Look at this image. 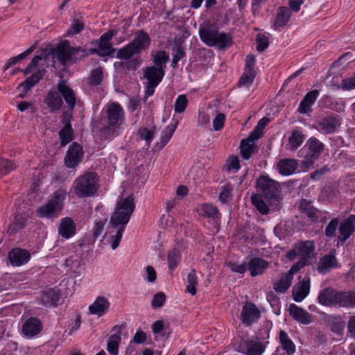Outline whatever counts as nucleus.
Instances as JSON below:
<instances>
[{"label":"nucleus","instance_id":"nucleus-61","mask_svg":"<svg viewBox=\"0 0 355 355\" xmlns=\"http://www.w3.org/2000/svg\"><path fill=\"white\" fill-rule=\"evenodd\" d=\"M103 77V71L101 68L93 70L89 78V83L92 85H98L101 84Z\"/></svg>","mask_w":355,"mask_h":355},{"label":"nucleus","instance_id":"nucleus-40","mask_svg":"<svg viewBox=\"0 0 355 355\" xmlns=\"http://www.w3.org/2000/svg\"><path fill=\"white\" fill-rule=\"evenodd\" d=\"M182 259L180 252L176 249L173 248L168 252L167 260L168 266L170 272H173L174 270L178 266Z\"/></svg>","mask_w":355,"mask_h":355},{"label":"nucleus","instance_id":"nucleus-11","mask_svg":"<svg viewBox=\"0 0 355 355\" xmlns=\"http://www.w3.org/2000/svg\"><path fill=\"white\" fill-rule=\"evenodd\" d=\"M304 148H307L308 153L304 156V162L306 164H311L319 158L324 145L318 139L311 137L306 141Z\"/></svg>","mask_w":355,"mask_h":355},{"label":"nucleus","instance_id":"nucleus-4","mask_svg":"<svg viewBox=\"0 0 355 355\" xmlns=\"http://www.w3.org/2000/svg\"><path fill=\"white\" fill-rule=\"evenodd\" d=\"M151 41V37L146 31L138 30L133 40L117 51L116 57L120 59H128L134 55H139L150 48Z\"/></svg>","mask_w":355,"mask_h":355},{"label":"nucleus","instance_id":"nucleus-25","mask_svg":"<svg viewBox=\"0 0 355 355\" xmlns=\"http://www.w3.org/2000/svg\"><path fill=\"white\" fill-rule=\"evenodd\" d=\"M165 73L166 71L164 69L157 68V67L148 66L144 70V78L147 82L160 84Z\"/></svg>","mask_w":355,"mask_h":355},{"label":"nucleus","instance_id":"nucleus-48","mask_svg":"<svg viewBox=\"0 0 355 355\" xmlns=\"http://www.w3.org/2000/svg\"><path fill=\"white\" fill-rule=\"evenodd\" d=\"M263 198L259 195L253 196L252 197V202L261 214L266 215L269 213V208L263 201Z\"/></svg>","mask_w":355,"mask_h":355},{"label":"nucleus","instance_id":"nucleus-26","mask_svg":"<svg viewBox=\"0 0 355 355\" xmlns=\"http://www.w3.org/2000/svg\"><path fill=\"white\" fill-rule=\"evenodd\" d=\"M109 307L110 302L107 298L98 297L89 306V313L101 317L108 311Z\"/></svg>","mask_w":355,"mask_h":355},{"label":"nucleus","instance_id":"nucleus-44","mask_svg":"<svg viewBox=\"0 0 355 355\" xmlns=\"http://www.w3.org/2000/svg\"><path fill=\"white\" fill-rule=\"evenodd\" d=\"M272 326V323L270 321H267L266 324L259 329L258 333L253 338L257 339L259 342H269L268 340L270 338V332Z\"/></svg>","mask_w":355,"mask_h":355},{"label":"nucleus","instance_id":"nucleus-29","mask_svg":"<svg viewBox=\"0 0 355 355\" xmlns=\"http://www.w3.org/2000/svg\"><path fill=\"white\" fill-rule=\"evenodd\" d=\"M91 51L97 53L101 56L111 54V31H108L101 37L97 48L92 49Z\"/></svg>","mask_w":355,"mask_h":355},{"label":"nucleus","instance_id":"nucleus-45","mask_svg":"<svg viewBox=\"0 0 355 355\" xmlns=\"http://www.w3.org/2000/svg\"><path fill=\"white\" fill-rule=\"evenodd\" d=\"M257 73L244 70L243 73L239 78L237 85L239 87H245L249 88L253 83Z\"/></svg>","mask_w":355,"mask_h":355},{"label":"nucleus","instance_id":"nucleus-50","mask_svg":"<svg viewBox=\"0 0 355 355\" xmlns=\"http://www.w3.org/2000/svg\"><path fill=\"white\" fill-rule=\"evenodd\" d=\"M187 105L188 99L187 96L184 94L178 95L174 104L175 112L178 114L183 113L185 111Z\"/></svg>","mask_w":355,"mask_h":355},{"label":"nucleus","instance_id":"nucleus-19","mask_svg":"<svg viewBox=\"0 0 355 355\" xmlns=\"http://www.w3.org/2000/svg\"><path fill=\"white\" fill-rule=\"evenodd\" d=\"M319 95L320 91L318 89H313L308 92L301 101L297 108V112L302 114L309 112L311 110V107L315 103Z\"/></svg>","mask_w":355,"mask_h":355},{"label":"nucleus","instance_id":"nucleus-30","mask_svg":"<svg viewBox=\"0 0 355 355\" xmlns=\"http://www.w3.org/2000/svg\"><path fill=\"white\" fill-rule=\"evenodd\" d=\"M268 267V262L260 257L252 258L248 264L252 277L262 275Z\"/></svg>","mask_w":355,"mask_h":355},{"label":"nucleus","instance_id":"nucleus-5","mask_svg":"<svg viewBox=\"0 0 355 355\" xmlns=\"http://www.w3.org/2000/svg\"><path fill=\"white\" fill-rule=\"evenodd\" d=\"M67 195V191L64 188H60L55 191L46 203L37 209V216L40 218H57L64 208Z\"/></svg>","mask_w":355,"mask_h":355},{"label":"nucleus","instance_id":"nucleus-23","mask_svg":"<svg viewBox=\"0 0 355 355\" xmlns=\"http://www.w3.org/2000/svg\"><path fill=\"white\" fill-rule=\"evenodd\" d=\"M40 300L46 306H55L60 300V291L55 288L44 291L41 293Z\"/></svg>","mask_w":355,"mask_h":355},{"label":"nucleus","instance_id":"nucleus-15","mask_svg":"<svg viewBox=\"0 0 355 355\" xmlns=\"http://www.w3.org/2000/svg\"><path fill=\"white\" fill-rule=\"evenodd\" d=\"M311 288V279L305 277L293 288V299L296 302H302L309 294Z\"/></svg>","mask_w":355,"mask_h":355},{"label":"nucleus","instance_id":"nucleus-60","mask_svg":"<svg viewBox=\"0 0 355 355\" xmlns=\"http://www.w3.org/2000/svg\"><path fill=\"white\" fill-rule=\"evenodd\" d=\"M176 125H168L166 128L164 130L161 137V143L162 146L166 145L168 142L170 141L176 129Z\"/></svg>","mask_w":355,"mask_h":355},{"label":"nucleus","instance_id":"nucleus-57","mask_svg":"<svg viewBox=\"0 0 355 355\" xmlns=\"http://www.w3.org/2000/svg\"><path fill=\"white\" fill-rule=\"evenodd\" d=\"M338 219L337 218H334L325 228L324 234L329 239H332L336 236V232L338 226Z\"/></svg>","mask_w":355,"mask_h":355},{"label":"nucleus","instance_id":"nucleus-35","mask_svg":"<svg viewBox=\"0 0 355 355\" xmlns=\"http://www.w3.org/2000/svg\"><path fill=\"white\" fill-rule=\"evenodd\" d=\"M76 227L72 219L64 218L62 219L60 224L59 234L65 239L71 237L75 234Z\"/></svg>","mask_w":355,"mask_h":355},{"label":"nucleus","instance_id":"nucleus-36","mask_svg":"<svg viewBox=\"0 0 355 355\" xmlns=\"http://www.w3.org/2000/svg\"><path fill=\"white\" fill-rule=\"evenodd\" d=\"M279 343L287 355H293L295 354L296 351L295 345L288 336V334L283 330L279 331Z\"/></svg>","mask_w":355,"mask_h":355},{"label":"nucleus","instance_id":"nucleus-53","mask_svg":"<svg viewBox=\"0 0 355 355\" xmlns=\"http://www.w3.org/2000/svg\"><path fill=\"white\" fill-rule=\"evenodd\" d=\"M15 167V164L12 161L0 157V175L8 174Z\"/></svg>","mask_w":355,"mask_h":355},{"label":"nucleus","instance_id":"nucleus-14","mask_svg":"<svg viewBox=\"0 0 355 355\" xmlns=\"http://www.w3.org/2000/svg\"><path fill=\"white\" fill-rule=\"evenodd\" d=\"M83 155L82 147L76 142L69 146L67 152L64 162L68 168H74L80 162Z\"/></svg>","mask_w":355,"mask_h":355},{"label":"nucleus","instance_id":"nucleus-3","mask_svg":"<svg viewBox=\"0 0 355 355\" xmlns=\"http://www.w3.org/2000/svg\"><path fill=\"white\" fill-rule=\"evenodd\" d=\"M318 302L324 306L352 309L355 307V291H339L327 287L319 292Z\"/></svg>","mask_w":355,"mask_h":355},{"label":"nucleus","instance_id":"nucleus-31","mask_svg":"<svg viewBox=\"0 0 355 355\" xmlns=\"http://www.w3.org/2000/svg\"><path fill=\"white\" fill-rule=\"evenodd\" d=\"M291 16V10L289 8L281 6L278 8L273 24L275 30H279L284 27L289 21Z\"/></svg>","mask_w":355,"mask_h":355},{"label":"nucleus","instance_id":"nucleus-37","mask_svg":"<svg viewBox=\"0 0 355 355\" xmlns=\"http://www.w3.org/2000/svg\"><path fill=\"white\" fill-rule=\"evenodd\" d=\"M44 101L51 112L60 110L62 105V100L55 91L49 92Z\"/></svg>","mask_w":355,"mask_h":355},{"label":"nucleus","instance_id":"nucleus-34","mask_svg":"<svg viewBox=\"0 0 355 355\" xmlns=\"http://www.w3.org/2000/svg\"><path fill=\"white\" fill-rule=\"evenodd\" d=\"M302 213L306 214V216L313 223L319 221L321 212L316 208L312 206L310 202L306 200H302L300 205Z\"/></svg>","mask_w":355,"mask_h":355},{"label":"nucleus","instance_id":"nucleus-58","mask_svg":"<svg viewBox=\"0 0 355 355\" xmlns=\"http://www.w3.org/2000/svg\"><path fill=\"white\" fill-rule=\"evenodd\" d=\"M232 190L233 187L230 182L223 186L221 187V191L219 194V200L223 203H227L230 199Z\"/></svg>","mask_w":355,"mask_h":355},{"label":"nucleus","instance_id":"nucleus-64","mask_svg":"<svg viewBox=\"0 0 355 355\" xmlns=\"http://www.w3.org/2000/svg\"><path fill=\"white\" fill-rule=\"evenodd\" d=\"M225 115L223 113H218L213 120V128L215 131L221 130L224 128Z\"/></svg>","mask_w":355,"mask_h":355},{"label":"nucleus","instance_id":"nucleus-28","mask_svg":"<svg viewBox=\"0 0 355 355\" xmlns=\"http://www.w3.org/2000/svg\"><path fill=\"white\" fill-rule=\"evenodd\" d=\"M298 167V162L294 159H282L277 164L278 172L284 176L293 174Z\"/></svg>","mask_w":355,"mask_h":355},{"label":"nucleus","instance_id":"nucleus-33","mask_svg":"<svg viewBox=\"0 0 355 355\" xmlns=\"http://www.w3.org/2000/svg\"><path fill=\"white\" fill-rule=\"evenodd\" d=\"M293 277L289 271L279 277L272 285L273 289L277 293H284L291 287Z\"/></svg>","mask_w":355,"mask_h":355},{"label":"nucleus","instance_id":"nucleus-47","mask_svg":"<svg viewBox=\"0 0 355 355\" xmlns=\"http://www.w3.org/2000/svg\"><path fill=\"white\" fill-rule=\"evenodd\" d=\"M73 130L72 128L62 127L59 132V137L60 139V144L62 146H65L73 139Z\"/></svg>","mask_w":355,"mask_h":355},{"label":"nucleus","instance_id":"nucleus-51","mask_svg":"<svg viewBox=\"0 0 355 355\" xmlns=\"http://www.w3.org/2000/svg\"><path fill=\"white\" fill-rule=\"evenodd\" d=\"M240 168L241 164L239 157L236 155H230L227 160L224 169L227 172L232 171L237 172Z\"/></svg>","mask_w":355,"mask_h":355},{"label":"nucleus","instance_id":"nucleus-56","mask_svg":"<svg viewBox=\"0 0 355 355\" xmlns=\"http://www.w3.org/2000/svg\"><path fill=\"white\" fill-rule=\"evenodd\" d=\"M138 135L141 139L145 140L146 144L149 146L153 141L154 131L148 128H140L138 130Z\"/></svg>","mask_w":355,"mask_h":355},{"label":"nucleus","instance_id":"nucleus-21","mask_svg":"<svg viewBox=\"0 0 355 355\" xmlns=\"http://www.w3.org/2000/svg\"><path fill=\"white\" fill-rule=\"evenodd\" d=\"M340 123L337 116H327L320 120L318 123L320 131L323 134L334 133L338 128L340 127Z\"/></svg>","mask_w":355,"mask_h":355},{"label":"nucleus","instance_id":"nucleus-13","mask_svg":"<svg viewBox=\"0 0 355 355\" xmlns=\"http://www.w3.org/2000/svg\"><path fill=\"white\" fill-rule=\"evenodd\" d=\"M78 51L79 49L71 47L69 42L65 41L55 49L54 55L60 63L65 64L72 61L73 57Z\"/></svg>","mask_w":355,"mask_h":355},{"label":"nucleus","instance_id":"nucleus-46","mask_svg":"<svg viewBox=\"0 0 355 355\" xmlns=\"http://www.w3.org/2000/svg\"><path fill=\"white\" fill-rule=\"evenodd\" d=\"M125 329L123 325H116L112 327V355L118 354L119 343L121 340V337L117 334H121Z\"/></svg>","mask_w":355,"mask_h":355},{"label":"nucleus","instance_id":"nucleus-8","mask_svg":"<svg viewBox=\"0 0 355 355\" xmlns=\"http://www.w3.org/2000/svg\"><path fill=\"white\" fill-rule=\"evenodd\" d=\"M261 318V312L257 306L252 302H245L243 305L240 320L245 327H251L258 322Z\"/></svg>","mask_w":355,"mask_h":355},{"label":"nucleus","instance_id":"nucleus-42","mask_svg":"<svg viewBox=\"0 0 355 355\" xmlns=\"http://www.w3.org/2000/svg\"><path fill=\"white\" fill-rule=\"evenodd\" d=\"M65 266L69 268V271L75 274L80 275L82 268L80 266V261L76 255H72L65 259Z\"/></svg>","mask_w":355,"mask_h":355},{"label":"nucleus","instance_id":"nucleus-2","mask_svg":"<svg viewBox=\"0 0 355 355\" xmlns=\"http://www.w3.org/2000/svg\"><path fill=\"white\" fill-rule=\"evenodd\" d=\"M199 36L201 41L208 46L223 50L230 47L233 44L230 33L220 32L218 26L210 21H205L200 25Z\"/></svg>","mask_w":355,"mask_h":355},{"label":"nucleus","instance_id":"nucleus-6","mask_svg":"<svg viewBox=\"0 0 355 355\" xmlns=\"http://www.w3.org/2000/svg\"><path fill=\"white\" fill-rule=\"evenodd\" d=\"M74 193L78 198L94 196L98 189V177L96 173L88 172L77 178L73 183Z\"/></svg>","mask_w":355,"mask_h":355},{"label":"nucleus","instance_id":"nucleus-55","mask_svg":"<svg viewBox=\"0 0 355 355\" xmlns=\"http://www.w3.org/2000/svg\"><path fill=\"white\" fill-rule=\"evenodd\" d=\"M257 51L261 53L269 46L268 37L263 34H257L256 37Z\"/></svg>","mask_w":355,"mask_h":355},{"label":"nucleus","instance_id":"nucleus-38","mask_svg":"<svg viewBox=\"0 0 355 355\" xmlns=\"http://www.w3.org/2000/svg\"><path fill=\"white\" fill-rule=\"evenodd\" d=\"M257 146L254 142L250 139H243L240 144V155L243 159H249L252 155L256 151Z\"/></svg>","mask_w":355,"mask_h":355},{"label":"nucleus","instance_id":"nucleus-62","mask_svg":"<svg viewBox=\"0 0 355 355\" xmlns=\"http://www.w3.org/2000/svg\"><path fill=\"white\" fill-rule=\"evenodd\" d=\"M26 218L24 215L16 216L13 223L10 226L11 231H17L23 228L25 225Z\"/></svg>","mask_w":355,"mask_h":355},{"label":"nucleus","instance_id":"nucleus-17","mask_svg":"<svg viewBox=\"0 0 355 355\" xmlns=\"http://www.w3.org/2000/svg\"><path fill=\"white\" fill-rule=\"evenodd\" d=\"M288 311L292 318L300 324H309L312 322V315L295 304H290Z\"/></svg>","mask_w":355,"mask_h":355},{"label":"nucleus","instance_id":"nucleus-7","mask_svg":"<svg viewBox=\"0 0 355 355\" xmlns=\"http://www.w3.org/2000/svg\"><path fill=\"white\" fill-rule=\"evenodd\" d=\"M257 191L259 196L270 200H278L281 196V186L279 183L268 175H262L256 182Z\"/></svg>","mask_w":355,"mask_h":355},{"label":"nucleus","instance_id":"nucleus-16","mask_svg":"<svg viewBox=\"0 0 355 355\" xmlns=\"http://www.w3.org/2000/svg\"><path fill=\"white\" fill-rule=\"evenodd\" d=\"M338 239L345 242L355 231V215L351 214L340 225Z\"/></svg>","mask_w":355,"mask_h":355},{"label":"nucleus","instance_id":"nucleus-43","mask_svg":"<svg viewBox=\"0 0 355 355\" xmlns=\"http://www.w3.org/2000/svg\"><path fill=\"white\" fill-rule=\"evenodd\" d=\"M315 245L312 241H306L299 243L298 254L304 257H309L314 252Z\"/></svg>","mask_w":355,"mask_h":355},{"label":"nucleus","instance_id":"nucleus-10","mask_svg":"<svg viewBox=\"0 0 355 355\" xmlns=\"http://www.w3.org/2000/svg\"><path fill=\"white\" fill-rule=\"evenodd\" d=\"M200 216L207 218L209 224L215 227L220 225L221 214L218 208L209 203L202 204L198 209Z\"/></svg>","mask_w":355,"mask_h":355},{"label":"nucleus","instance_id":"nucleus-1","mask_svg":"<svg viewBox=\"0 0 355 355\" xmlns=\"http://www.w3.org/2000/svg\"><path fill=\"white\" fill-rule=\"evenodd\" d=\"M135 209V198L132 194L120 198L112 212V250L119 245L127 224Z\"/></svg>","mask_w":355,"mask_h":355},{"label":"nucleus","instance_id":"nucleus-22","mask_svg":"<svg viewBox=\"0 0 355 355\" xmlns=\"http://www.w3.org/2000/svg\"><path fill=\"white\" fill-rule=\"evenodd\" d=\"M42 324L36 318H30L28 319L22 326L23 334L28 338H32L42 331Z\"/></svg>","mask_w":355,"mask_h":355},{"label":"nucleus","instance_id":"nucleus-39","mask_svg":"<svg viewBox=\"0 0 355 355\" xmlns=\"http://www.w3.org/2000/svg\"><path fill=\"white\" fill-rule=\"evenodd\" d=\"M44 73V70H37L35 73L32 74L30 77L22 82L20 84L19 87H21L25 92L29 91L36 83L40 80Z\"/></svg>","mask_w":355,"mask_h":355},{"label":"nucleus","instance_id":"nucleus-32","mask_svg":"<svg viewBox=\"0 0 355 355\" xmlns=\"http://www.w3.org/2000/svg\"><path fill=\"white\" fill-rule=\"evenodd\" d=\"M150 55L153 64L152 66L166 71V64L170 60L169 53L164 50H157L152 51Z\"/></svg>","mask_w":355,"mask_h":355},{"label":"nucleus","instance_id":"nucleus-20","mask_svg":"<svg viewBox=\"0 0 355 355\" xmlns=\"http://www.w3.org/2000/svg\"><path fill=\"white\" fill-rule=\"evenodd\" d=\"M324 321L332 332L338 335L343 334L345 327V322L340 315H327L324 318Z\"/></svg>","mask_w":355,"mask_h":355},{"label":"nucleus","instance_id":"nucleus-41","mask_svg":"<svg viewBox=\"0 0 355 355\" xmlns=\"http://www.w3.org/2000/svg\"><path fill=\"white\" fill-rule=\"evenodd\" d=\"M187 285L186 286L185 291L191 294L192 296H194L196 294V286L198 284V279L195 270H191V271L187 275Z\"/></svg>","mask_w":355,"mask_h":355},{"label":"nucleus","instance_id":"nucleus-52","mask_svg":"<svg viewBox=\"0 0 355 355\" xmlns=\"http://www.w3.org/2000/svg\"><path fill=\"white\" fill-rule=\"evenodd\" d=\"M35 49V46H32L30 48H28L26 51L24 52L20 53L17 56L13 57L10 58L7 63L6 64V69L9 68L10 67L14 65L17 62H19L20 60L24 59L26 58L28 55H30Z\"/></svg>","mask_w":355,"mask_h":355},{"label":"nucleus","instance_id":"nucleus-18","mask_svg":"<svg viewBox=\"0 0 355 355\" xmlns=\"http://www.w3.org/2000/svg\"><path fill=\"white\" fill-rule=\"evenodd\" d=\"M58 89L67 104L69 110H72L74 108L76 102V97L74 91L64 80H60L58 83Z\"/></svg>","mask_w":355,"mask_h":355},{"label":"nucleus","instance_id":"nucleus-12","mask_svg":"<svg viewBox=\"0 0 355 355\" xmlns=\"http://www.w3.org/2000/svg\"><path fill=\"white\" fill-rule=\"evenodd\" d=\"M125 112L121 105L112 102V138L118 136L123 130Z\"/></svg>","mask_w":355,"mask_h":355},{"label":"nucleus","instance_id":"nucleus-24","mask_svg":"<svg viewBox=\"0 0 355 355\" xmlns=\"http://www.w3.org/2000/svg\"><path fill=\"white\" fill-rule=\"evenodd\" d=\"M30 257V253L26 250L20 248L13 249L8 254L10 263L15 266H20L27 263Z\"/></svg>","mask_w":355,"mask_h":355},{"label":"nucleus","instance_id":"nucleus-9","mask_svg":"<svg viewBox=\"0 0 355 355\" xmlns=\"http://www.w3.org/2000/svg\"><path fill=\"white\" fill-rule=\"evenodd\" d=\"M268 344L269 342H259L252 338L241 343L239 352L245 355H262Z\"/></svg>","mask_w":355,"mask_h":355},{"label":"nucleus","instance_id":"nucleus-59","mask_svg":"<svg viewBox=\"0 0 355 355\" xmlns=\"http://www.w3.org/2000/svg\"><path fill=\"white\" fill-rule=\"evenodd\" d=\"M166 295L164 293L160 291L155 294L151 301V306L153 309L160 308L164 306L166 302Z\"/></svg>","mask_w":355,"mask_h":355},{"label":"nucleus","instance_id":"nucleus-54","mask_svg":"<svg viewBox=\"0 0 355 355\" xmlns=\"http://www.w3.org/2000/svg\"><path fill=\"white\" fill-rule=\"evenodd\" d=\"M107 223L106 218H101L96 219L93 229V236L96 239L102 235L104 232V227Z\"/></svg>","mask_w":355,"mask_h":355},{"label":"nucleus","instance_id":"nucleus-49","mask_svg":"<svg viewBox=\"0 0 355 355\" xmlns=\"http://www.w3.org/2000/svg\"><path fill=\"white\" fill-rule=\"evenodd\" d=\"M304 139V137L301 131L294 130L288 139L289 144L292 149H297L301 146Z\"/></svg>","mask_w":355,"mask_h":355},{"label":"nucleus","instance_id":"nucleus-63","mask_svg":"<svg viewBox=\"0 0 355 355\" xmlns=\"http://www.w3.org/2000/svg\"><path fill=\"white\" fill-rule=\"evenodd\" d=\"M126 60L127 61L123 64V68L128 71H136L141 63L139 58H130Z\"/></svg>","mask_w":355,"mask_h":355},{"label":"nucleus","instance_id":"nucleus-27","mask_svg":"<svg viewBox=\"0 0 355 355\" xmlns=\"http://www.w3.org/2000/svg\"><path fill=\"white\" fill-rule=\"evenodd\" d=\"M339 266L336 256L330 253L320 259L318 270L320 274H326L330 269L338 268Z\"/></svg>","mask_w":355,"mask_h":355}]
</instances>
